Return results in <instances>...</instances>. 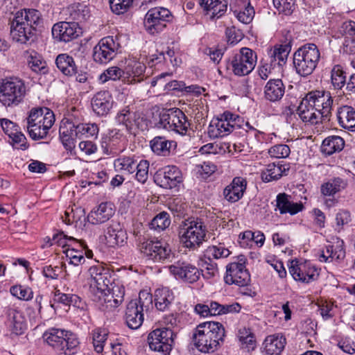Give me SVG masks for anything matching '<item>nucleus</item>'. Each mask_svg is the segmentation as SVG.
I'll list each match as a JSON object with an SVG mask.
<instances>
[{"label":"nucleus","mask_w":355,"mask_h":355,"mask_svg":"<svg viewBox=\"0 0 355 355\" xmlns=\"http://www.w3.org/2000/svg\"><path fill=\"white\" fill-rule=\"evenodd\" d=\"M42 24L40 12L33 8L18 10L10 21L12 39L20 44H27L35 35V31Z\"/></svg>","instance_id":"f257e3e1"},{"label":"nucleus","mask_w":355,"mask_h":355,"mask_svg":"<svg viewBox=\"0 0 355 355\" xmlns=\"http://www.w3.org/2000/svg\"><path fill=\"white\" fill-rule=\"evenodd\" d=\"M225 331L218 322L208 321L199 324L193 334V342L196 347L204 353L216 351L223 342Z\"/></svg>","instance_id":"f03ea898"},{"label":"nucleus","mask_w":355,"mask_h":355,"mask_svg":"<svg viewBox=\"0 0 355 355\" xmlns=\"http://www.w3.org/2000/svg\"><path fill=\"white\" fill-rule=\"evenodd\" d=\"M55 121L53 112L46 107L31 108L24 121L29 137L35 141L46 138Z\"/></svg>","instance_id":"7ed1b4c3"},{"label":"nucleus","mask_w":355,"mask_h":355,"mask_svg":"<svg viewBox=\"0 0 355 355\" xmlns=\"http://www.w3.org/2000/svg\"><path fill=\"white\" fill-rule=\"evenodd\" d=\"M320 57V51L315 44L302 45L293 54V65L296 73L303 77L311 75L317 67Z\"/></svg>","instance_id":"20e7f679"},{"label":"nucleus","mask_w":355,"mask_h":355,"mask_svg":"<svg viewBox=\"0 0 355 355\" xmlns=\"http://www.w3.org/2000/svg\"><path fill=\"white\" fill-rule=\"evenodd\" d=\"M26 94L24 81L16 76L0 80V103L6 107H15L24 101Z\"/></svg>","instance_id":"39448f33"},{"label":"nucleus","mask_w":355,"mask_h":355,"mask_svg":"<svg viewBox=\"0 0 355 355\" xmlns=\"http://www.w3.org/2000/svg\"><path fill=\"white\" fill-rule=\"evenodd\" d=\"M207 232V226L201 219L187 220L179 232L180 243L184 248L196 250L205 241Z\"/></svg>","instance_id":"423d86ee"},{"label":"nucleus","mask_w":355,"mask_h":355,"mask_svg":"<svg viewBox=\"0 0 355 355\" xmlns=\"http://www.w3.org/2000/svg\"><path fill=\"white\" fill-rule=\"evenodd\" d=\"M153 305V295L146 291H140L138 299L130 301L125 311V321L132 329H139L144 322V311Z\"/></svg>","instance_id":"0eeeda50"},{"label":"nucleus","mask_w":355,"mask_h":355,"mask_svg":"<svg viewBox=\"0 0 355 355\" xmlns=\"http://www.w3.org/2000/svg\"><path fill=\"white\" fill-rule=\"evenodd\" d=\"M43 337L50 346L63 352L65 355L75 354L80 343L75 334L62 329H49Z\"/></svg>","instance_id":"6e6552de"},{"label":"nucleus","mask_w":355,"mask_h":355,"mask_svg":"<svg viewBox=\"0 0 355 355\" xmlns=\"http://www.w3.org/2000/svg\"><path fill=\"white\" fill-rule=\"evenodd\" d=\"M257 60L254 51L250 48L243 47L228 58L226 69L236 76H248L254 69Z\"/></svg>","instance_id":"1a4fd4ad"},{"label":"nucleus","mask_w":355,"mask_h":355,"mask_svg":"<svg viewBox=\"0 0 355 355\" xmlns=\"http://www.w3.org/2000/svg\"><path fill=\"white\" fill-rule=\"evenodd\" d=\"M243 124V119L229 111L224 112L219 117L211 120L207 130L210 138L216 139L228 135Z\"/></svg>","instance_id":"9d476101"},{"label":"nucleus","mask_w":355,"mask_h":355,"mask_svg":"<svg viewBox=\"0 0 355 355\" xmlns=\"http://www.w3.org/2000/svg\"><path fill=\"white\" fill-rule=\"evenodd\" d=\"M159 123L163 128L182 136L187 135L191 126L187 116L179 108H171L161 112Z\"/></svg>","instance_id":"9b49d317"},{"label":"nucleus","mask_w":355,"mask_h":355,"mask_svg":"<svg viewBox=\"0 0 355 355\" xmlns=\"http://www.w3.org/2000/svg\"><path fill=\"white\" fill-rule=\"evenodd\" d=\"M120 47L117 35L105 37L93 49L94 60L99 64H107L116 55Z\"/></svg>","instance_id":"f8f14e48"},{"label":"nucleus","mask_w":355,"mask_h":355,"mask_svg":"<svg viewBox=\"0 0 355 355\" xmlns=\"http://www.w3.org/2000/svg\"><path fill=\"white\" fill-rule=\"evenodd\" d=\"M175 336L174 331L169 327L156 329L148 335L149 347L153 351L168 355L172 349Z\"/></svg>","instance_id":"ddd939ff"},{"label":"nucleus","mask_w":355,"mask_h":355,"mask_svg":"<svg viewBox=\"0 0 355 355\" xmlns=\"http://www.w3.org/2000/svg\"><path fill=\"white\" fill-rule=\"evenodd\" d=\"M226 284L245 286L250 281V275L245 267V258L243 255L238 257V261H233L226 266L224 277Z\"/></svg>","instance_id":"4468645a"},{"label":"nucleus","mask_w":355,"mask_h":355,"mask_svg":"<svg viewBox=\"0 0 355 355\" xmlns=\"http://www.w3.org/2000/svg\"><path fill=\"white\" fill-rule=\"evenodd\" d=\"M171 18V13L167 8H153L145 15L144 26L148 32L154 34L162 31Z\"/></svg>","instance_id":"2eb2a0df"},{"label":"nucleus","mask_w":355,"mask_h":355,"mask_svg":"<svg viewBox=\"0 0 355 355\" xmlns=\"http://www.w3.org/2000/svg\"><path fill=\"white\" fill-rule=\"evenodd\" d=\"M127 138L118 129L109 130L101 139V148L104 154L115 156L125 149Z\"/></svg>","instance_id":"dca6fc26"},{"label":"nucleus","mask_w":355,"mask_h":355,"mask_svg":"<svg viewBox=\"0 0 355 355\" xmlns=\"http://www.w3.org/2000/svg\"><path fill=\"white\" fill-rule=\"evenodd\" d=\"M140 250L144 255L155 262H162L170 259L169 245L160 240H146L141 243Z\"/></svg>","instance_id":"f3484780"},{"label":"nucleus","mask_w":355,"mask_h":355,"mask_svg":"<svg viewBox=\"0 0 355 355\" xmlns=\"http://www.w3.org/2000/svg\"><path fill=\"white\" fill-rule=\"evenodd\" d=\"M289 272L295 281L309 284L319 276L318 268L311 262L293 260L288 267Z\"/></svg>","instance_id":"a211bd4d"},{"label":"nucleus","mask_w":355,"mask_h":355,"mask_svg":"<svg viewBox=\"0 0 355 355\" xmlns=\"http://www.w3.org/2000/svg\"><path fill=\"white\" fill-rule=\"evenodd\" d=\"M170 272L177 279L188 284L196 282L201 276L200 270L184 261H178L168 267Z\"/></svg>","instance_id":"6ab92c4d"},{"label":"nucleus","mask_w":355,"mask_h":355,"mask_svg":"<svg viewBox=\"0 0 355 355\" xmlns=\"http://www.w3.org/2000/svg\"><path fill=\"white\" fill-rule=\"evenodd\" d=\"M347 182L345 180L337 177L324 182L320 187V192L323 196L324 205L331 208L338 203L335 195L346 188Z\"/></svg>","instance_id":"aec40b11"},{"label":"nucleus","mask_w":355,"mask_h":355,"mask_svg":"<svg viewBox=\"0 0 355 355\" xmlns=\"http://www.w3.org/2000/svg\"><path fill=\"white\" fill-rule=\"evenodd\" d=\"M89 275L91 278V286L94 287L93 293L107 290L114 282L111 272L98 264L89 268Z\"/></svg>","instance_id":"412c9836"},{"label":"nucleus","mask_w":355,"mask_h":355,"mask_svg":"<svg viewBox=\"0 0 355 355\" xmlns=\"http://www.w3.org/2000/svg\"><path fill=\"white\" fill-rule=\"evenodd\" d=\"M106 245L110 248L122 246L126 243L127 233L123 225L118 221L112 220L104 229Z\"/></svg>","instance_id":"4be33fe9"},{"label":"nucleus","mask_w":355,"mask_h":355,"mask_svg":"<svg viewBox=\"0 0 355 355\" xmlns=\"http://www.w3.org/2000/svg\"><path fill=\"white\" fill-rule=\"evenodd\" d=\"M115 119L118 124L123 125L129 132L135 133L137 129L140 128L143 118L139 113L133 110V107L125 106L119 110Z\"/></svg>","instance_id":"5701e85b"},{"label":"nucleus","mask_w":355,"mask_h":355,"mask_svg":"<svg viewBox=\"0 0 355 355\" xmlns=\"http://www.w3.org/2000/svg\"><path fill=\"white\" fill-rule=\"evenodd\" d=\"M155 183L164 189H171L177 187L182 182L180 170L175 166H167L162 173L155 178Z\"/></svg>","instance_id":"b1692460"},{"label":"nucleus","mask_w":355,"mask_h":355,"mask_svg":"<svg viewBox=\"0 0 355 355\" xmlns=\"http://www.w3.org/2000/svg\"><path fill=\"white\" fill-rule=\"evenodd\" d=\"M77 28V23L60 21L53 25L52 35L58 41L68 42L78 37Z\"/></svg>","instance_id":"393cba45"},{"label":"nucleus","mask_w":355,"mask_h":355,"mask_svg":"<svg viewBox=\"0 0 355 355\" xmlns=\"http://www.w3.org/2000/svg\"><path fill=\"white\" fill-rule=\"evenodd\" d=\"M114 103L113 98L109 91L103 90L97 92L92 98V107L98 116H106L111 110Z\"/></svg>","instance_id":"a878e982"},{"label":"nucleus","mask_w":355,"mask_h":355,"mask_svg":"<svg viewBox=\"0 0 355 355\" xmlns=\"http://www.w3.org/2000/svg\"><path fill=\"white\" fill-rule=\"evenodd\" d=\"M114 213L115 207L112 202H102L89 212L87 220L93 225L104 223L109 220Z\"/></svg>","instance_id":"bb28decb"},{"label":"nucleus","mask_w":355,"mask_h":355,"mask_svg":"<svg viewBox=\"0 0 355 355\" xmlns=\"http://www.w3.org/2000/svg\"><path fill=\"white\" fill-rule=\"evenodd\" d=\"M275 201V210H278L280 214H289L291 215H295L302 211L304 208L301 202H293L291 196L286 193L277 194Z\"/></svg>","instance_id":"cd10ccee"},{"label":"nucleus","mask_w":355,"mask_h":355,"mask_svg":"<svg viewBox=\"0 0 355 355\" xmlns=\"http://www.w3.org/2000/svg\"><path fill=\"white\" fill-rule=\"evenodd\" d=\"M247 187L246 179L243 177H235L232 182L223 191L225 200L230 202H236L243 196Z\"/></svg>","instance_id":"c85d7f7f"},{"label":"nucleus","mask_w":355,"mask_h":355,"mask_svg":"<svg viewBox=\"0 0 355 355\" xmlns=\"http://www.w3.org/2000/svg\"><path fill=\"white\" fill-rule=\"evenodd\" d=\"M345 257L344 241L337 239L335 244H328L321 250L319 260L321 262H331L342 260Z\"/></svg>","instance_id":"c756f323"},{"label":"nucleus","mask_w":355,"mask_h":355,"mask_svg":"<svg viewBox=\"0 0 355 355\" xmlns=\"http://www.w3.org/2000/svg\"><path fill=\"white\" fill-rule=\"evenodd\" d=\"M297 114L304 123L311 125L317 124L321 120L320 113L312 105L309 100L304 97L297 107Z\"/></svg>","instance_id":"7c9ffc66"},{"label":"nucleus","mask_w":355,"mask_h":355,"mask_svg":"<svg viewBox=\"0 0 355 355\" xmlns=\"http://www.w3.org/2000/svg\"><path fill=\"white\" fill-rule=\"evenodd\" d=\"M66 19L78 23L86 21L90 17V10L88 6L80 3H76L69 5L63 10Z\"/></svg>","instance_id":"2f4dec72"},{"label":"nucleus","mask_w":355,"mask_h":355,"mask_svg":"<svg viewBox=\"0 0 355 355\" xmlns=\"http://www.w3.org/2000/svg\"><path fill=\"white\" fill-rule=\"evenodd\" d=\"M92 300L95 306L102 311L109 312L118 307L119 304H114L115 299L112 295L110 288L102 291H94Z\"/></svg>","instance_id":"473e14b6"},{"label":"nucleus","mask_w":355,"mask_h":355,"mask_svg":"<svg viewBox=\"0 0 355 355\" xmlns=\"http://www.w3.org/2000/svg\"><path fill=\"white\" fill-rule=\"evenodd\" d=\"M231 10L237 19L245 24H250L254 16V8L248 0H236Z\"/></svg>","instance_id":"72a5a7b5"},{"label":"nucleus","mask_w":355,"mask_h":355,"mask_svg":"<svg viewBox=\"0 0 355 355\" xmlns=\"http://www.w3.org/2000/svg\"><path fill=\"white\" fill-rule=\"evenodd\" d=\"M291 40H286L283 44H276L270 51L269 55L271 64H277L282 67L286 63L288 56L291 51Z\"/></svg>","instance_id":"f704fd0d"},{"label":"nucleus","mask_w":355,"mask_h":355,"mask_svg":"<svg viewBox=\"0 0 355 355\" xmlns=\"http://www.w3.org/2000/svg\"><path fill=\"white\" fill-rule=\"evenodd\" d=\"M285 93V86L281 79H270L264 87V97L270 102L280 101Z\"/></svg>","instance_id":"c9c22d12"},{"label":"nucleus","mask_w":355,"mask_h":355,"mask_svg":"<svg viewBox=\"0 0 355 355\" xmlns=\"http://www.w3.org/2000/svg\"><path fill=\"white\" fill-rule=\"evenodd\" d=\"M146 66L144 64L132 61L129 62L124 69L125 78L123 82L128 84H135L144 80Z\"/></svg>","instance_id":"e433bc0d"},{"label":"nucleus","mask_w":355,"mask_h":355,"mask_svg":"<svg viewBox=\"0 0 355 355\" xmlns=\"http://www.w3.org/2000/svg\"><path fill=\"white\" fill-rule=\"evenodd\" d=\"M336 118L338 124L343 128L355 131V110L351 106L343 105L336 111Z\"/></svg>","instance_id":"4c0bfd02"},{"label":"nucleus","mask_w":355,"mask_h":355,"mask_svg":"<svg viewBox=\"0 0 355 355\" xmlns=\"http://www.w3.org/2000/svg\"><path fill=\"white\" fill-rule=\"evenodd\" d=\"M288 170L289 166L287 164H282L280 162L270 163L261 172V179L264 182L277 180L284 175H286V172Z\"/></svg>","instance_id":"58836bf2"},{"label":"nucleus","mask_w":355,"mask_h":355,"mask_svg":"<svg viewBox=\"0 0 355 355\" xmlns=\"http://www.w3.org/2000/svg\"><path fill=\"white\" fill-rule=\"evenodd\" d=\"M150 147L155 155L167 157L170 155L171 148L176 147V142L164 136H156L150 140Z\"/></svg>","instance_id":"ea45409f"},{"label":"nucleus","mask_w":355,"mask_h":355,"mask_svg":"<svg viewBox=\"0 0 355 355\" xmlns=\"http://www.w3.org/2000/svg\"><path fill=\"white\" fill-rule=\"evenodd\" d=\"M286 338L279 334L268 336L263 343V349L268 355H279L285 347Z\"/></svg>","instance_id":"a19ab883"},{"label":"nucleus","mask_w":355,"mask_h":355,"mask_svg":"<svg viewBox=\"0 0 355 355\" xmlns=\"http://www.w3.org/2000/svg\"><path fill=\"white\" fill-rule=\"evenodd\" d=\"M228 0H201L200 6L211 18H220L227 11Z\"/></svg>","instance_id":"79ce46f5"},{"label":"nucleus","mask_w":355,"mask_h":355,"mask_svg":"<svg viewBox=\"0 0 355 355\" xmlns=\"http://www.w3.org/2000/svg\"><path fill=\"white\" fill-rule=\"evenodd\" d=\"M345 146L344 139L339 136L333 135L325 138L320 146L321 153L325 156L340 153Z\"/></svg>","instance_id":"37998d69"},{"label":"nucleus","mask_w":355,"mask_h":355,"mask_svg":"<svg viewBox=\"0 0 355 355\" xmlns=\"http://www.w3.org/2000/svg\"><path fill=\"white\" fill-rule=\"evenodd\" d=\"M174 300L171 290L167 287L159 288L155 290L154 300L155 307L162 311L167 310Z\"/></svg>","instance_id":"c03bdc74"},{"label":"nucleus","mask_w":355,"mask_h":355,"mask_svg":"<svg viewBox=\"0 0 355 355\" xmlns=\"http://www.w3.org/2000/svg\"><path fill=\"white\" fill-rule=\"evenodd\" d=\"M236 338L239 342L241 348L247 351H252L257 347V340L252 330L246 327H241L238 329Z\"/></svg>","instance_id":"a18cd8bd"},{"label":"nucleus","mask_w":355,"mask_h":355,"mask_svg":"<svg viewBox=\"0 0 355 355\" xmlns=\"http://www.w3.org/2000/svg\"><path fill=\"white\" fill-rule=\"evenodd\" d=\"M138 162V157L135 155H121L114 161V166L116 171L123 173L133 174Z\"/></svg>","instance_id":"49530a36"},{"label":"nucleus","mask_w":355,"mask_h":355,"mask_svg":"<svg viewBox=\"0 0 355 355\" xmlns=\"http://www.w3.org/2000/svg\"><path fill=\"white\" fill-rule=\"evenodd\" d=\"M8 327L12 334L15 335H21L26 329V323L23 314L15 310H12L9 313Z\"/></svg>","instance_id":"de8ad7c7"},{"label":"nucleus","mask_w":355,"mask_h":355,"mask_svg":"<svg viewBox=\"0 0 355 355\" xmlns=\"http://www.w3.org/2000/svg\"><path fill=\"white\" fill-rule=\"evenodd\" d=\"M59 135L61 142L66 150L71 151L75 148L76 138L78 137L76 129L73 126L60 125Z\"/></svg>","instance_id":"09e8293b"},{"label":"nucleus","mask_w":355,"mask_h":355,"mask_svg":"<svg viewBox=\"0 0 355 355\" xmlns=\"http://www.w3.org/2000/svg\"><path fill=\"white\" fill-rule=\"evenodd\" d=\"M312 104L315 109H318L322 104L333 105V98L329 92L325 91H312L309 92L305 96Z\"/></svg>","instance_id":"8fccbe9b"},{"label":"nucleus","mask_w":355,"mask_h":355,"mask_svg":"<svg viewBox=\"0 0 355 355\" xmlns=\"http://www.w3.org/2000/svg\"><path fill=\"white\" fill-rule=\"evenodd\" d=\"M57 67L66 76H73L77 73V67L73 58L67 54H60L55 60Z\"/></svg>","instance_id":"3c124183"},{"label":"nucleus","mask_w":355,"mask_h":355,"mask_svg":"<svg viewBox=\"0 0 355 355\" xmlns=\"http://www.w3.org/2000/svg\"><path fill=\"white\" fill-rule=\"evenodd\" d=\"M331 83L334 89H341L346 85V72L343 66L335 64L331 70Z\"/></svg>","instance_id":"603ef678"},{"label":"nucleus","mask_w":355,"mask_h":355,"mask_svg":"<svg viewBox=\"0 0 355 355\" xmlns=\"http://www.w3.org/2000/svg\"><path fill=\"white\" fill-rule=\"evenodd\" d=\"M64 253L67 258L69 259V264L79 266L85 261L83 249H81L78 245H75L74 243L64 250Z\"/></svg>","instance_id":"864d4df0"},{"label":"nucleus","mask_w":355,"mask_h":355,"mask_svg":"<svg viewBox=\"0 0 355 355\" xmlns=\"http://www.w3.org/2000/svg\"><path fill=\"white\" fill-rule=\"evenodd\" d=\"M123 78H125L124 70L116 66L107 68L99 76V80L102 83H105L110 80L114 81L121 80L123 81Z\"/></svg>","instance_id":"5fc2aeb1"},{"label":"nucleus","mask_w":355,"mask_h":355,"mask_svg":"<svg viewBox=\"0 0 355 355\" xmlns=\"http://www.w3.org/2000/svg\"><path fill=\"white\" fill-rule=\"evenodd\" d=\"M82 121L83 116L81 112L75 107H71L64 114V117L62 120L60 125H63L64 123L66 126L70 125V126H73V128L75 129L77 125L82 123Z\"/></svg>","instance_id":"6e6d98bb"},{"label":"nucleus","mask_w":355,"mask_h":355,"mask_svg":"<svg viewBox=\"0 0 355 355\" xmlns=\"http://www.w3.org/2000/svg\"><path fill=\"white\" fill-rule=\"evenodd\" d=\"M230 254V250L223 244L219 243L217 245H211L205 251L206 259H223L227 257Z\"/></svg>","instance_id":"4d7b16f0"},{"label":"nucleus","mask_w":355,"mask_h":355,"mask_svg":"<svg viewBox=\"0 0 355 355\" xmlns=\"http://www.w3.org/2000/svg\"><path fill=\"white\" fill-rule=\"evenodd\" d=\"M352 221L351 213L347 209H339L335 216L334 230L337 232L343 231Z\"/></svg>","instance_id":"13d9d810"},{"label":"nucleus","mask_w":355,"mask_h":355,"mask_svg":"<svg viewBox=\"0 0 355 355\" xmlns=\"http://www.w3.org/2000/svg\"><path fill=\"white\" fill-rule=\"evenodd\" d=\"M107 336L108 334L105 329H96L93 331L92 343L94 349L97 353L103 352Z\"/></svg>","instance_id":"bf43d9fd"},{"label":"nucleus","mask_w":355,"mask_h":355,"mask_svg":"<svg viewBox=\"0 0 355 355\" xmlns=\"http://www.w3.org/2000/svg\"><path fill=\"white\" fill-rule=\"evenodd\" d=\"M202 269L200 270L201 275L205 279H210L218 275V265L211 259L205 257L202 260Z\"/></svg>","instance_id":"052dcab7"},{"label":"nucleus","mask_w":355,"mask_h":355,"mask_svg":"<svg viewBox=\"0 0 355 355\" xmlns=\"http://www.w3.org/2000/svg\"><path fill=\"white\" fill-rule=\"evenodd\" d=\"M170 224L169 214L166 211H162L153 218L150 225L151 229L160 232L167 228Z\"/></svg>","instance_id":"680f3d73"},{"label":"nucleus","mask_w":355,"mask_h":355,"mask_svg":"<svg viewBox=\"0 0 355 355\" xmlns=\"http://www.w3.org/2000/svg\"><path fill=\"white\" fill-rule=\"evenodd\" d=\"M10 292L14 297L19 300L28 301L33 297L32 289L22 285H15L10 287Z\"/></svg>","instance_id":"e2e57ef3"},{"label":"nucleus","mask_w":355,"mask_h":355,"mask_svg":"<svg viewBox=\"0 0 355 355\" xmlns=\"http://www.w3.org/2000/svg\"><path fill=\"white\" fill-rule=\"evenodd\" d=\"M268 153L273 158H286L291 153V148L287 144H276L268 149Z\"/></svg>","instance_id":"0e129e2a"},{"label":"nucleus","mask_w":355,"mask_h":355,"mask_svg":"<svg viewBox=\"0 0 355 355\" xmlns=\"http://www.w3.org/2000/svg\"><path fill=\"white\" fill-rule=\"evenodd\" d=\"M77 132V136L80 137L85 135L86 137H96L98 133V127L95 123H83L77 125L75 128Z\"/></svg>","instance_id":"69168bd1"},{"label":"nucleus","mask_w":355,"mask_h":355,"mask_svg":"<svg viewBox=\"0 0 355 355\" xmlns=\"http://www.w3.org/2000/svg\"><path fill=\"white\" fill-rule=\"evenodd\" d=\"M136 166L135 178L139 182L144 184L148 178L149 162L146 159H141Z\"/></svg>","instance_id":"338daca9"},{"label":"nucleus","mask_w":355,"mask_h":355,"mask_svg":"<svg viewBox=\"0 0 355 355\" xmlns=\"http://www.w3.org/2000/svg\"><path fill=\"white\" fill-rule=\"evenodd\" d=\"M274 7L279 13L291 15L294 10L295 0H272Z\"/></svg>","instance_id":"774afa93"}]
</instances>
